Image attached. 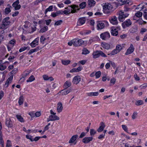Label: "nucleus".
Listing matches in <instances>:
<instances>
[{"instance_id": "obj_25", "label": "nucleus", "mask_w": 147, "mask_h": 147, "mask_svg": "<svg viewBox=\"0 0 147 147\" xmlns=\"http://www.w3.org/2000/svg\"><path fill=\"white\" fill-rule=\"evenodd\" d=\"M41 49L39 47H38L34 49H32L30 50L29 51L28 53V54L30 55L32 53L37 52Z\"/></svg>"}, {"instance_id": "obj_61", "label": "nucleus", "mask_w": 147, "mask_h": 147, "mask_svg": "<svg viewBox=\"0 0 147 147\" xmlns=\"http://www.w3.org/2000/svg\"><path fill=\"white\" fill-rule=\"evenodd\" d=\"M116 80L115 78H112L110 81L111 83L114 84L116 82Z\"/></svg>"}, {"instance_id": "obj_34", "label": "nucleus", "mask_w": 147, "mask_h": 147, "mask_svg": "<svg viewBox=\"0 0 147 147\" xmlns=\"http://www.w3.org/2000/svg\"><path fill=\"white\" fill-rule=\"evenodd\" d=\"M71 85V83L69 81H67L64 84V87L65 88H67L70 86Z\"/></svg>"}, {"instance_id": "obj_37", "label": "nucleus", "mask_w": 147, "mask_h": 147, "mask_svg": "<svg viewBox=\"0 0 147 147\" xmlns=\"http://www.w3.org/2000/svg\"><path fill=\"white\" fill-rule=\"evenodd\" d=\"M131 32L132 33H134L136 32L138 30V28L136 26H134L132 27L131 29Z\"/></svg>"}, {"instance_id": "obj_58", "label": "nucleus", "mask_w": 147, "mask_h": 147, "mask_svg": "<svg viewBox=\"0 0 147 147\" xmlns=\"http://www.w3.org/2000/svg\"><path fill=\"white\" fill-rule=\"evenodd\" d=\"M87 133L82 132L79 136V138H82L84 137L86 135Z\"/></svg>"}, {"instance_id": "obj_11", "label": "nucleus", "mask_w": 147, "mask_h": 147, "mask_svg": "<svg viewBox=\"0 0 147 147\" xmlns=\"http://www.w3.org/2000/svg\"><path fill=\"white\" fill-rule=\"evenodd\" d=\"M71 91V89H65L62 90L60 91L58 93V94L61 95H61L62 96L65 95L69 93H70Z\"/></svg>"}, {"instance_id": "obj_48", "label": "nucleus", "mask_w": 147, "mask_h": 147, "mask_svg": "<svg viewBox=\"0 0 147 147\" xmlns=\"http://www.w3.org/2000/svg\"><path fill=\"white\" fill-rule=\"evenodd\" d=\"M142 15V12L138 11L136 13L135 15L138 18L141 17Z\"/></svg>"}, {"instance_id": "obj_30", "label": "nucleus", "mask_w": 147, "mask_h": 147, "mask_svg": "<svg viewBox=\"0 0 147 147\" xmlns=\"http://www.w3.org/2000/svg\"><path fill=\"white\" fill-rule=\"evenodd\" d=\"M98 94V92H91L87 93L88 95L90 96H97Z\"/></svg>"}, {"instance_id": "obj_17", "label": "nucleus", "mask_w": 147, "mask_h": 147, "mask_svg": "<svg viewBox=\"0 0 147 147\" xmlns=\"http://www.w3.org/2000/svg\"><path fill=\"white\" fill-rule=\"evenodd\" d=\"M103 7V9L112 10L113 8V6L111 4L105 3Z\"/></svg>"}, {"instance_id": "obj_12", "label": "nucleus", "mask_w": 147, "mask_h": 147, "mask_svg": "<svg viewBox=\"0 0 147 147\" xmlns=\"http://www.w3.org/2000/svg\"><path fill=\"white\" fill-rule=\"evenodd\" d=\"M93 139V138L92 137H85L82 140V141L84 144H86L92 141Z\"/></svg>"}, {"instance_id": "obj_15", "label": "nucleus", "mask_w": 147, "mask_h": 147, "mask_svg": "<svg viewBox=\"0 0 147 147\" xmlns=\"http://www.w3.org/2000/svg\"><path fill=\"white\" fill-rule=\"evenodd\" d=\"M39 40V37L35 38L30 44V45L32 48L36 47L38 45Z\"/></svg>"}, {"instance_id": "obj_54", "label": "nucleus", "mask_w": 147, "mask_h": 147, "mask_svg": "<svg viewBox=\"0 0 147 147\" xmlns=\"http://www.w3.org/2000/svg\"><path fill=\"white\" fill-rule=\"evenodd\" d=\"M11 143L10 141L8 140L7 141L6 147H11Z\"/></svg>"}, {"instance_id": "obj_42", "label": "nucleus", "mask_w": 147, "mask_h": 147, "mask_svg": "<svg viewBox=\"0 0 147 147\" xmlns=\"http://www.w3.org/2000/svg\"><path fill=\"white\" fill-rule=\"evenodd\" d=\"M138 113L137 112H134L132 115V119H135L137 117Z\"/></svg>"}, {"instance_id": "obj_47", "label": "nucleus", "mask_w": 147, "mask_h": 147, "mask_svg": "<svg viewBox=\"0 0 147 147\" xmlns=\"http://www.w3.org/2000/svg\"><path fill=\"white\" fill-rule=\"evenodd\" d=\"M53 8V6H50L45 11V13L46 14L47 13V12L48 11H51Z\"/></svg>"}, {"instance_id": "obj_49", "label": "nucleus", "mask_w": 147, "mask_h": 147, "mask_svg": "<svg viewBox=\"0 0 147 147\" xmlns=\"http://www.w3.org/2000/svg\"><path fill=\"white\" fill-rule=\"evenodd\" d=\"M63 21L62 20H60L56 22L55 23V25L59 26L61 25Z\"/></svg>"}, {"instance_id": "obj_38", "label": "nucleus", "mask_w": 147, "mask_h": 147, "mask_svg": "<svg viewBox=\"0 0 147 147\" xmlns=\"http://www.w3.org/2000/svg\"><path fill=\"white\" fill-rule=\"evenodd\" d=\"M119 52H118L117 50L115 49L112 51L110 53L108 54V55H112L116 54Z\"/></svg>"}, {"instance_id": "obj_51", "label": "nucleus", "mask_w": 147, "mask_h": 147, "mask_svg": "<svg viewBox=\"0 0 147 147\" xmlns=\"http://www.w3.org/2000/svg\"><path fill=\"white\" fill-rule=\"evenodd\" d=\"M46 39V38L44 36H41L40 38V42L44 44V41Z\"/></svg>"}, {"instance_id": "obj_43", "label": "nucleus", "mask_w": 147, "mask_h": 147, "mask_svg": "<svg viewBox=\"0 0 147 147\" xmlns=\"http://www.w3.org/2000/svg\"><path fill=\"white\" fill-rule=\"evenodd\" d=\"M90 133L91 136H93L96 133V131L93 129H91Z\"/></svg>"}, {"instance_id": "obj_14", "label": "nucleus", "mask_w": 147, "mask_h": 147, "mask_svg": "<svg viewBox=\"0 0 147 147\" xmlns=\"http://www.w3.org/2000/svg\"><path fill=\"white\" fill-rule=\"evenodd\" d=\"M134 50L133 45L131 44L130 45V47L127 50V52L125 53V55H128L132 53Z\"/></svg>"}, {"instance_id": "obj_22", "label": "nucleus", "mask_w": 147, "mask_h": 147, "mask_svg": "<svg viewBox=\"0 0 147 147\" xmlns=\"http://www.w3.org/2000/svg\"><path fill=\"white\" fill-rule=\"evenodd\" d=\"M78 137V136L77 135H76L72 136L69 140V143H74L77 139Z\"/></svg>"}, {"instance_id": "obj_23", "label": "nucleus", "mask_w": 147, "mask_h": 147, "mask_svg": "<svg viewBox=\"0 0 147 147\" xmlns=\"http://www.w3.org/2000/svg\"><path fill=\"white\" fill-rule=\"evenodd\" d=\"M6 125L8 127H11L12 126V122L10 119H7Z\"/></svg>"}, {"instance_id": "obj_41", "label": "nucleus", "mask_w": 147, "mask_h": 147, "mask_svg": "<svg viewBox=\"0 0 147 147\" xmlns=\"http://www.w3.org/2000/svg\"><path fill=\"white\" fill-rule=\"evenodd\" d=\"M27 49L28 50H29L30 49V47H22L19 49V51L20 52H21Z\"/></svg>"}, {"instance_id": "obj_26", "label": "nucleus", "mask_w": 147, "mask_h": 147, "mask_svg": "<svg viewBox=\"0 0 147 147\" xmlns=\"http://www.w3.org/2000/svg\"><path fill=\"white\" fill-rule=\"evenodd\" d=\"M82 70V68L80 67H79L77 68H74L71 70L69 72L70 73L77 72Z\"/></svg>"}, {"instance_id": "obj_36", "label": "nucleus", "mask_w": 147, "mask_h": 147, "mask_svg": "<svg viewBox=\"0 0 147 147\" xmlns=\"http://www.w3.org/2000/svg\"><path fill=\"white\" fill-rule=\"evenodd\" d=\"M90 51L86 48H84L82 50V54L86 55L89 53Z\"/></svg>"}, {"instance_id": "obj_56", "label": "nucleus", "mask_w": 147, "mask_h": 147, "mask_svg": "<svg viewBox=\"0 0 147 147\" xmlns=\"http://www.w3.org/2000/svg\"><path fill=\"white\" fill-rule=\"evenodd\" d=\"M16 42V40L14 39H13L12 40H11L9 41V44L12 45V47H13L14 45V44Z\"/></svg>"}, {"instance_id": "obj_19", "label": "nucleus", "mask_w": 147, "mask_h": 147, "mask_svg": "<svg viewBox=\"0 0 147 147\" xmlns=\"http://www.w3.org/2000/svg\"><path fill=\"white\" fill-rule=\"evenodd\" d=\"M105 126V125L104 123L102 122H101L100 124L99 127L97 129V131L100 132L102 131Z\"/></svg>"}, {"instance_id": "obj_52", "label": "nucleus", "mask_w": 147, "mask_h": 147, "mask_svg": "<svg viewBox=\"0 0 147 147\" xmlns=\"http://www.w3.org/2000/svg\"><path fill=\"white\" fill-rule=\"evenodd\" d=\"M122 127L123 129L126 132L128 133V128L126 125H122Z\"/></svg>"}, {"instance_id": "obj_31", "label": "nucleus", "mask_w": 147, "mask_h": 147, "mask_svg": "<svg viewBox=\"0 0 147 147\" xmlns=\"http://www.w3.org/2000/svg\"><path fill=\"white\" fill-rule=\"evenodd\" d=\"M70 61L69 60H62V63L65 65H67L70 63Z\"/></svg>"}, {"instance_id": "obj_35", "label": "nucleus", "mask_w": 147, "mask_h": 147, "mask_svg": "<svg viewBox=\"0 0 147 147\" xmlns=\"http://www.w3.org/2000/svg\"><path fill=\"white\" fill-rule=\"evenodd\" d=\"M16 117L18 120L21 122H24V120L23 118L20 115H16Z\"/></svg>"}, {"instance_id": "obj_59", "label": "nucleus", "mask_w": 147, "mask_h": 147, "mask_svg": "<svg viewBox=\"0 0 147 147\" xmlns=\"http://www.w3.org/2000/svg\"><path fill=\"white\" fill-rule=\"evenodd\" d=\"M11 11L10 9L9 8H6L5 9V12L6 14L9 13Z\"/></svg>"}, {"instance_id": "obj_40", "label": "nucleus", "mask_w": 147, "mask_h": 147, "mask_svg": "<svg viewBox=\"0 0 147 147\" xmlns=\"http://www.w3.org/2000/svg\"><path fill=\"white\" fill-rule=\"evenodd\" d=\"M30 73V71L29 70H27L25 71L23 74L24 78H25L28 76Z\"/></svg>"}, {"instance_id": "obj_20", "label": "nucleus", "mask_w": 147, "mask_h": 147, "mask_svg": "<svg viewBox=\"0 0 147 147\" xmlns=\"http://www.w3.org/2000/svg\"><path fill=\"white\" fill-rule=\"evenodd\" d=\"M57 111L59 113L61 112L63 109L62 104L61 102H59L57 105Z\"/></svg>"}, {"instance_id": "obj_46", "label": "nucleus", "mask_w": 147, "mask_h": 147, "mask_svg": "<svg viewBox=\"0 0 147 147\" xmlns=\"http://www.w3.org/2000/svg\"><path fill=\"white\" fill-rule=\"evenodd\" d=\"M101 74V72L100 71H98L96 72L95 74V76H96V78H99Z\"/></svg>"}, {"instance_id": "obj_44", "label": "nucleus", "mask_w": 147, "mask_h": 147, "mask_svg": "<svg viewBox=\"0 0 147 147\" xmlns=\"http://www.w3.org/2000/svg\"><path fill=\"white\" fill-rule=\"evenodd\" d=\"M86 3L85 2H84L82 3L80 5V8L82 9H84L86 6Z\"/></svg>"}, {"instance_id": "obj_27", "label": "nucleus", "mask_w": 147, "mask_h": 147, "mask_svg": "<svg viewBox=\"0 0 147 147\" xmlns=\"http://www.w3.org/2000/svg\"><path fill=\"white\" fill-rule=\"evenodd\" d=\"M88 5L90 7L94 6L96 2L94 0H88Z\"/></svg>"}, {"instance_id": "obj_28", "label": "nucleus", "mask_w": 147, "mask_h": 147, "mask_svg": "<svg viewBox=\"0 0 147 147\" xmlns=\"http://www.w3.org/2000/svg\"><path fill=\"white\" fill-rule=\"evenodd\" d=\"M101 45L103 48L108 49L110 48V46L109 44L106 43H102Z\"/></svg>"}, {"instance_id": "obj_8", "label": "nucleus", "mask_w": 147, "mask_h": 147, "mask_svg": "<svg viewBox=\"0 0 147 147\" xmlns=\"http://www.w3.org/2000/svg\"><path fill=\"white\" fill-rule=\"evenodd\" d=\"M110 36V34L107 32H103L100 35V38L103 40H106L109 39Z\"/></svg>"}, {"instance_id": "obj_64", "label": "nucleus", "mask_w": 147, "mask_h": 147, "mask_svg": "<svg viewBox=\"0 0 147 147\" xmlns=\"http://www.w3.org/2000/svg\"><path fill=\"white\" fill-rule=\"evenodd\" d=\"M42 76L44 80H49V78L46 75H43Z\"/></svg>"}, {"instance_id": "obj_9", "label": "nucleus", "mask_w": 147, "mask_h": 147, "mask_svg": "<svg viewBox=\"0 0 147 147\" xmlns=\"http://www.w3.org/2000/svg\"><path fill=\"white\" fill-rule=\"evenodd\" d=\"M132 24L131 22L129 19H127L122 24V26L123 28H125L127 27H128L131 25Z\"/></svg>"}, {"instance_id": "obj_24", "label": "nucleus", "mask_w": 147, "mask_h": 147, "mask_svg": "<svg viewBox=\"0 0 147 147\" xmlns=\"http://www.w3.org/2000/svg\"><path fill=\"white\" fill-rule=\"evenodd\" d=\"M100 51H94L93 53V57L94 58H96L100 56Z\"/></svg>"}, {"instance_id": "obj_39", "label": "nucleus", "mask_w": 147, "mask_h": 147, "mask_svg": "<svg viewBox=\"0 0 147 147\" xmlns=\"http://www.w3.org/2000/svg\"><path fill=\"white\" fill-rule=\"evenodd\" d=\"M35 80V78L33 75L31 76L26 80L27 82H31Z\"/></svg>"}, {"instance_id": "obj_33", "label": "nucleus", "mask_w": 147, "mask_h": 147, "mask_svg": "<svg viewBox=\"0 0 147 147\" xmlns=\"http://www.w3.org/2000/svg\"><path fill=\"white\" fill-rule=\"evenodd\" d=\"M135 105L137 106H139L144 104V102L143 100H137L135 102Z\"/></svg>"}, {"instance_id": "obj_16", "label": "nucleus", "mask_w": 147, "mask_h": 147, "mask_svg": "<svg viewBox=\"0 0 147 147\" xmlns=\"http://www.w3.org/2000/svg\"><path fill=\"white\" fill-rule=\"evenodd\" d=\"M86 21V19L85 18H80L77 22V26H81L83 25L85 23Z\"/></svg>"}, {"instance_id": "obj_18", "label": "nucleus", "mask_w": 147, "mask_h": 147, "mask_svg": "<svg viewBox=\"0 0 147 147\" xmlns=\"http://www.w3.org/2000/svg\"><path fill=\"white\" fill-rule=\"evenodd\" d=\"M81 78L79 76H75L73 79V82L74 84H78L80 81Z\"/></svg>"}, {"instance_id": "obj_50", "label": "nucleus", "mask_w": 147, "mask_h": 147, "mask_svg": "<svg viewBox=\"0 0 147 147\" xmlns=\"http://www.w3.org/2000/svg\"><path fill=\"white\" fill-rule=\"evenodd\" d=\"M6 67L5 65L1 64L0 65V70L2 71L5 69Z\"/></svg>"}, {"instance_id": "obj_1", "label": "nucleus", "mask_w": 147, "mask_h": 147, "mask_svg": "<svg viewBox=\"0 0 147 147\" xmlns=\"http://www.w3.org/2000/svg\"><path fill=\"white\" fill-rule=\"evenodd\" d=\"M9 18L7 17L4 18L2 21V24L0 25V29H6L11 24L9 21Z\"/></svg>"}, {"instance_id": "obj_7", "label": "nucleus", "mask_w": 147, "mask_h": 147, "mask_svg": "<svg viewBox=\"0 0 147 147\" xmlns=\"http://www.w3.org/2000/svg\"><path fill=\"white\" fill-rule=\"evenodd\" d=\"M120 28L119 26L116 28L112 27L111 28V33L112 35L117 36L118 34V31L120 30Z\"/></svg>"}, {"instance_id": "obj_13", "label": "nucleus", "mask_w": 147, "mask_h": 147, "mask_svg": "<svg viewBox=\"0 0 147 147\" xmlns=\"http://www.w3.org/2000/svg\"><path fill=\"white\" fill-rule=\"evenodd\" d=\"M109 20L111 23L113 25H117L118 24L117 18L116 16H114L111 17Z\"/></svg>"}, {"instance_id": "obj_62", "label": "nucleus", "mask_w": 147, "mask_h": 147, "mask_svg": "<svg viewBox=\"0 0 147 147\" xmlns=\"http://www.w3.org/2000/svg\"><path fill=\"white\" fill-rule=\"evenodd\" d=\"M49 128V127L48 126L46 125L45 126V127L44 129L43 130V131L41 133L42 134H43Z\"/></svg>"}, {"instance_id": "obj_6", "label": "nucleus", "mask_w": 147, "mask_h": 147, "mask_svg": "<svg viewBox=\"0 0 147 147\" xmlns=\"http://www.w3.org/2000/svg\"><path fill=\"white\" fill-rule=\"evenodd\" d=\"M74 45L75 47L80 46L84 42V41L81 39H73Z\"/></svg>"}, {"instance_id": "obj_3", "label": "nucleus", "mask_w": 147, "mask_h": 147, "mask_svg": "<svg viewBox=\"0 0 147 147\" xmlns=\"http://www.w3.org/2000/svg\"><path fill=\"white\" fill-rule=\"evenodd\" d=\"M108 25V23L106 21H99L97 22V29L98 30H101L104 28L105 27L107 26Z\"/></svg>"}, {"instance_id": "obj_53", "label": "nucleus", "mask_w": 147, "mask_h": 147, "mask_svg": "<svg viewBox=\"0 0 147 147\" xmlns=\"http://www.w3.org/2000/svg\"><path fill=\"white\" fill-rule=\"evenodd\" d=\"M111 10L103 9L104 13L107 14H110Z\"/></svg>"}, {"instance_id": "obj_10", "label": "nucleus", "mask_w": 147, "mask_h": 147, "mask_svg": "<svg viewBox=\"0 0 147 147\" xmlns=\"http://www.w3.org/2000/svg\"><path fill=\"white\" fill-rule=\"evenodd\" d=\"M19 3V0H17L13 3L12 6L14 8L15 10H19L20 8L21 7L20 5H18Z\"/></svg>"}, {"instance_id": "obj_32", "label": "nucleus", "mask_w": 147, "mask_h": 147, "mask_svg": "<svg viewBox=\"0 0 147 147\" xmlns=\"http://www.w3.org/2000/svg\"><path fill=\"white\" fill-rule=\"evenodd\" d=\"M24 102V98L22 95L19 98L18 103L19 105H21L23 104Z\"/></svg>"}, {"instance_id": "obj_4", "label": "nucleus", "mask_w": 147, "mask_h": 147, "mask_svg": "<svg viewBox=\"0 0 147 147\" xmlns=\"http://www.w3.org/2000/svg\"><path fill=\"white\" fill-rule=\"evenodd\" d=\"M78 7L76 5H73L68 7L67 10L69 13H74L76 12V10H79Z\"/></svg>"}, {"instance_id": "obj_57", "label": "nucleus", "mask_w": 147, "mask_h": 147, "mask_svg": "<svg viewBox=\"0 0 147 147\" xmlns=\"http://www.w3.org/2000/svg\"><path fill=\"white\" fill-rule=\"evenodd\" d=\"M41 113L40 111H37L35 113V116L36 117H38L41 115Z\"/></svg>"}, {"instance_id": "obj_29", "label": "nucleus", "mask_w": 147, "mask_h": 147, "mask_svg": "<svg viewBox=\"0 0 147 147\" xmlns=\"http://www.w3.org/2000/svg\"><path fill=\"white\" fill-rule=\"evenodd\" d=\"M41 29L39 31V32L43 33L47 30L48 29V26H46L43 27H40Z\"/></svg>"}, {"instance_id": "obj_63", "label": "nucleus", "mask_w": 147, "mask_h": 147, "mask_svg": "<svg viewBox=\"0 0 147 147\" xmlns=\"http://www.w3.org/2000/svg\"><path fill=\"white\" fill-rule=\"evenodd\" d=\"M36 25L35 24V25H34L33 27H31V29L32 30V31L33 32L35 31L36 30Z\"/></svg>"}, {"instance_id": "obj_55", "label": "nucleus", "mask_w": 147, "mask_h": 147, "mask_svg": "<svg viewBox=\"0 0 147 147\" xmlns=\"http://www.w3.org/2000/svg\"><path fill=\"white\" fill-rule=\"evenodd\" d=\"M26 137L27 139H29L31 141H33V138H32V136H31L30 135H27L26 136Z\"/></svg>"}, {"instance_id": "obj_2", "label": "nucleus", "mask_w": 147, "mask_h": 147, "mask_svg": "<svg viewBox=\"0 0 147 147\" xmlns=\"http://www.w3.org/2000/svg\"><path fill=\"white\" fill-rule=\"evenodd\" d=\"M50 113L51 115L47 120L48 122L50 121H55L59 119V118L56 115V113H54L52 110H50Z\"/></svg>"}, {"instance_id": "obj_45", "label": "nucleus", "mask_w": 147, "mask_h": 147, "mask_svg": "<svg viewBox=\"0 0 147 147\" xmlns=\"http://www.w3.org/2000/svg\"><path fill=\"white\" fill-rule=\"evenodd\" d=\"M118 52H119L122 49V46L120 45H117L115 49Z\"/></svg>"}, {"instance_id": "obj_60", "label": "nucleus", "mask_w": 147, "mask_h": 147, "mask_svg": "<svg viewBox=\"0 0 147 147\" xmlns=\"http://www.w3.org/2000/svg\"><path fill=\"white\" fill-rule=\"evenodd\" d=\"M144 12L143 16L144 18L147 20V9H145Z\"/></svg>"}, {"instance_id": "obj_21", "label": "nucleus", "mask_w": 147, "mask_h": 147, "mask_svg": "<svg viewBox=\"0 0 147 147\" xmlns=\"http://www.w3.org/2000/svg\"><path fill=\"white\" fill-rule=\"evenodd\" d=\"M13 76H10L8 79L7 80L4 86H5L6 88H7L9 84H11L12 81L13 79Z\"/></svg>"}, {"instance_id": "obj_5", "label": "nucleus", "mask_w": 147, "mask_h": 147, "mask_svg": "<svg viewBox=\"0 0 147 147\" xmlns=\"http://www.w3.org/2000/svg\"><path fill=\"white\" fill-rule=\"evenodd\" d=\"M129 15L128 13L120 11L119 13L118 19L121 22H123L125 19Z\"/></svg>"}]
</instances>
